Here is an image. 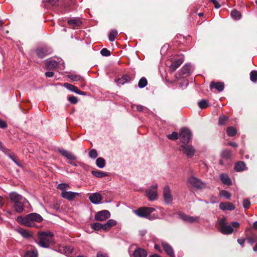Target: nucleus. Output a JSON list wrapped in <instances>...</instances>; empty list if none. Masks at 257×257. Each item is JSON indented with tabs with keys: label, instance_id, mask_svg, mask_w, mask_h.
<instances>
[{
	"label": "nucleus",
	"instance_id": "nucleus-1",
	"mask_svg": "<svg viewBox=\"0 0 257 257\" xmlns=\"http://www.w3.org/2000/svg\"><path fill=\"white\" fill-rule=\"evenodd\" d=\"M43 220V217L36 213H30L25 217L19 216L17 218V221L18 222L27 227H34L36 225V222H41Z\"/></svg>",
	"mask_w": 257,
	"mask_h": 257
},
{
	"label": "nucleus",
	"instance_id": "nucleus-2",
	"mask_svg": "<svg viewBox=\"0 0 257 257\" xmlns=\"http://www.w3.org/2000/svg\"><path fill=\"white\" fill-rule=\"evenodd\" d=\"M38 235L39 241L37 243L42 247L48 248L51 243H54V235L52 232H39Z\"/></svg>",
	"mask_w": 257,
	"mask_h": 257
},
{
	"label": "nucleus",
	"instance_id": "nucleus-3",
	"mask_svg": "<svg viewBox=\"0 0 257 257\" xmlns=\"http://www.w3.org/2000/svg\"><path fill=\"white\" fill-rule=\"evenodd\" d=\"M218 230L223 234H230L233 231V229L230 225L226 222V218L223 217L218 222Z\"/></svg>",
	"mask_w": 257,
	"mask_h": 257
},
{
	"label": "nucleus",
	"instance_id": "nucleus-4",
	"mask_svg": "<svg viewBox=\"0 0 257 257\" xmlns=\"http://www.w3.org/2000/svg\"><path fill=\"white\" fill-rule=\"evenodd\" d=\"M155 209L153 207H142L134 211V213L140 217L149 218L151 213L154 212Z\"/></svg>",
	"mask_w": 257,
	"mask_h": 257
},
{
	"label": "nucleus",
	"instance_id": "nucleus-5",
	"mask_svg": "<svg viewBox=\"0 0 257 257\" xmlns=\"http://www.w3.org/2000/svg\"><path fill=\"white\" fill-rule=\"evenodd\" d=\"M187 183L192 187L197 189H202L206 187V184L204 182L194 176H191L188 178Z\"/></svg>",
	"mask_w": 257,
	"mask_h": 257
},
{
	"label": "nucleus",
	"instance_id": "nucleus-6",
	"mask_svg": "<svg viewBox=\"0 0 257 257\" xmlns=\"http://www.w3.org/2000/svg\"><path fill=\"white\" fill-rule=\"evenodd\" d=\"M178 150L185 154L188 158L192 157L195 153L194 148L192 145H188V144H184L181 145Z\"/></svg>",
	"mask_w": 257,
	"mask_h": 257
},
{
	"label": "nucleus",
	"instance_id": "nucleus-7",
	"mask_svg": "<svg viewBox=\"0 0 257 257\" xmlns=\"http://www.w3.org/2000/svg\"><path fill=\"white\" fill-rule=\"evenodd\" d=\"M179 137L181 143L183 144H188L191 139V133L189 129L184 127L181 129Z\"/></svg>",
	"mask_w": 257,
	"mask_h": 257
},
{
	"label": "nucleus",
	"instance_id": "nucleus-8",
	"mask_svg": "<svg viewBox=\"0 0 257 257\" xmlns=\"http://www.w3.org/2000/svg\"><path fill=\"white\" fill-rule=\"evenodd\" d=\"M190 65L186 64L175 75L177 79H180L182 77L188 76L190 72Z\"/></svg>",
	"mask_w": 257,
	"mask_h": 257
},
{
	"label": "nucleus",
	"instance_id": "nucleus-9",
	"mask_svg": "<svg viewBox=\"0 0 257 257\" xmlns=\"http://www.w3.org/2000/svg\"><path fill=\"white\" fill-rule=\"evenodd\" d=\"M157 184L153 185L151 188L146 191V193L150 200H154L157 197Z\"/></svg>",
	"mask_w": 257,
	"mask_h": 257
},
{
	"label": "nucleus",
	"instance_id": "nucleus-10",
	"mask_svg": "<svg viewBox=\"0 0 257 257\" xmlns=\"http://www.w3.org/2000/svg\"><path fill=\"white\" fill-rule=\"evenodd\" d=\"M110 212L106 210H103L98 212L95 215V219L99 221H103L109 218Z\"/></svg>",
	"mask_w": 257,
	"mask_h": 257
},
{
	"label": "nucleus",
	"instance_id": "nucleus-11",
	"mask_svg": "<svg viewBox=\"0 0 257 257\" xmlns=\"http://www.w3.org/2000/svg\"><path fill=\"white\" fill-rule=\"evenodd\" d=\"M163 197L165 203L167 204L171 203L173 200L171 190L168 185L165 186L163 189Z\"/></svg>",
	"mask_w": 257,
	"mask_h": 257
},
{
	"label": "nucleus",
	"instance_id": "nucleus-12",
	"mask_svg": "<svg viewBox=\"0 0 257 257\" xmlns=\"http://www.w3.org/2000/svg\"><path fill=\"white\" fill-rule=\"evenodd\" d=\"M29 203L28 201L25 198L23 200H21L13 203V208L15 211L18 213H22L24 210V205Z\"/></svg>",
	"mask_w": 257,
	"mask_h": 257
},
{
	"label": "nucleus",
	"instance_id": "nucleus-13",
	"mask_svg": "<svg viewBox=\"0 0 257 257\" xmlns=\"http://www.w3.org/2000/svg\"><path fill=\"white\" fill-rule=\"evenodd\" d=\"M36 52L38 57L43 58L46 56L52 53V49L48 47H41L38 48Z\"/></svg>",
	"mask_w": 257,
	"mask_h": 257
},
{
	"label": "nucleus",
	"instance_id": "nucleus-14",
	"mask_svg": "<svg viewBox=\"0 0 257 257\" xmlns=\"http://www.w3.org/2000/svg\"><path fill=\"white\" fill-rule=\"evenodd\" d=\"M80 195L79 193L74 192L72 191H62L61 195L62 198L67 199L69 201H72L77 196Z\"/></svg>",
	"mask_w": 257,
	"mask_h": 257
},
{
	"label": "nucleus",
	"instance_id": "nucleus-15",
	"mask_svg": "<svg viewBox=\"0 0 257 257\" xmlns=\"http://www.w3.org/2000/svg\"><path fill=\"white\" fill-rule=\"evenodd\" d=\"M89 199L92 203L97 204L100 203L102 199V197L100 194L98 193H95L89 196Z\"/></svg>",
	"mask_w": 257,
	"mask_h": 257
},
{
	"label": "nucleus",
	"instance_id": "nucleus-16",
	"mask_svg": "<svg viewBox=\"0 0 257 257\" xmlns=\"http://www.w3.org/2000/svg\"><path fill=\"white\" fill-rule=\"evenodd\" d=\"M148 252L142 248H136L133 253L132 257H147Z\"/></svg>",
	"mask_w": 257,
	"mask_h": 257
},
{
	"label": "nucleus",
	"instance_id": "nucleus-17",
	"mask_svg": "<svg viewBox=\"0 0 257 257\" xmlns=\"http://www.w3.org/2000/svg\"><path fill=\"white\" fill-rule=\"evenodd\" d=\"M219 208L223 211H231L234 210L235 207L230 202H221L219 204Z\"/></svg>",
	"mask_w": 257,
	"mask_h": 257
},
{
	"label": "nucleus",
	"instance_id": "nucleus-18",
	"mask_svg": "<svg viewBox=\"0 0 257 257\" xmlns=\"http://www.w3.org/2000/svg\"><path fill=\"white\" fill-rule=\"evenodd\" d=\"M64 86L67 89L71 91L75 92L78 94H80V95H85V93L84 92L79 90L76 86H75L73 85H72L68 83H64Z\"/></svg>",
	"mask_w": 257,
	"mask_h": 257
},
{
	"label": "nucleus",
	"instance_id": "nucleus-19",
	"mask_svg": "<svg viewBox=\"0 0 257 257\" xmlns=\"http://www.w3.org/2000/svg\"><path fill=\"white\" fill-rule=\"evenodd\" d=\"M183 60L181 58H179L172 62L169 66V70L171 72L175 71L183 63Z\"/></svg>",
	"mask_w": 257,
	"mask_h": 257
},
{
	"label": "nucleus",
	"instance_id": "nucleus-20",
	"mask_svg": "<svg viewBox=\"0 0 257 257\" xmlns=\"http://www.w3.org/2000/svg\"><path fill=\"white\" fill-rule=\"evenodd\" d=\"M9 196L10 200L13 203L21 200H23L24 199L22 196L15 192H11L9 194Z\"/></svg>",
	"mask_w": 257,
	"mask_h": 257
},
{
	"label": "nucleus",
	"instance_id": "nucleus-21",
	"mask_svg": "<svg viewBox=\"0 0 257 257\" xmlns=\"http://www.w3.org/2000/svg\"><path fill=\"white\" fill-rule=\"evenodd\" d=\"M210 87L211 89L214 88L217 90L219 92H221L224 89V83L221 82H215L214 81H212L210 84Z\"/></svg>",
	"mask_w": 257,
	"mask_h": 257
},
{
	"label": "nucleus",
	"instance_id": "nucleus-22",
	"mask_svg": "<svg viewBox=\"0 0 257 257\" xmlns=\"http://www.w3.org/2000/svg\"><path fill=\"white\" fill-rule=\"evenodd\" d=\"M180 217L186 222L193 223L194 222H198L199 221L198 217L190 216L186 214H180Z\"/></svg>",
	"mask_w": 257,
	"mask_h": 257
},
{
	"label": "nucleus",
	"instance_id": "nucleus-23",
	"mask_svg": "<svg viewBox=\"0 0 257 257\" xmlns=\"http://www.w3.org/2000/svg\"><path fill=\"white\" fill-rule=\"evenodd\" d=\"M234 169L236 172H242L247 169L245 163L243 161H238L234 164Z\"/></svg>",
	"mask_w": 257,
	"mask_h": 257
},
{
	"label": "nucleus",
	"instance_id": "nucleus-24",
	"mask_svg": "<svg viewBox=\"0 0 257 257\" xmlns=\"http://www.w3.org/2000/svg\"><path fill=\"white\" fill-rule=\"evenodd\" d=\"M59 152L64 157L70 161L75 160L77 159L74 155L67 150H59Z\"/></svg>",
	"mask_w": 257,
	"mask_h": 257
},
{
	"label": "nucleus",
	"instance_id": "nucleus-25",
	"mask_svg": "<svg viewBox=\"0 0 257 257\" xmlns=\"http://www.w3.org/2000/svg\"><path fill=\"white\" fill-rule=\"evenodd\" d=\"M162 245L165 251L170 257H173L174 256L173 249L169 244L166 243H163Z\"/></svg>",
	"mask_w": 257,
	"mask_h": 257
},
{
	"label": "nucleus",
	"instance_id": "nucleus-26",
	"mask_svg": "<svg viewBox=\"0 0 257 257\" xmlns=\"http://www.w3.org/2000/svg\"><path fill=\"white\" fill-rule=\"evenodd\" d=\"M220 179L222 183L225 185L229 186L232 184V181L227 174H221L220 175Z\"/></svg>",
	"mask_w": 257,
	"mask_h": 257
},
{
	"label": "nucleus",
	"instance_id": "nucleus-27",
	"mask_svg": "<svg viewBox=\"0 0 257 257\" xmlns=\"http://www.w3.org/2000/svg\"><path fill=\"white\" fill-rule=\"evenodd\" d=\"M117 222L113 219H109L107 221L106 223L103 224V230H108L111 227L116 225Z\"/></svg>",
	"mask_w": 257,
	"mask_h": 257
},
{
	"label": "nucleus",
	"instance_id": "nucleus-28",
	"mask_svg": "<svg viewBox=\"0 0 257 257\" xmlns=\"http://www.w3.org/2000/svg\"><path fill=\"white\" fill-rule=\"evenodd\" d=\"M131 80V77L125 74L122 76V77L118 79L116 81L118 85H123L125 83L129 82Z\"/></svg>",
	"mask_w": 257,
	"mask_h": 257
},
{
	"label": "nucleus",
	"instance_id": "nucleus-29",
	"mask_svg": "<svg viewBox=\"0 0 257 257\" xmlns=\"http://www.w3.org/2000/svg\"><path fill=\"white\" fill-rule=\"evenodd\" d=\"M46 66L48 69H53L58 67V63L55 60H49L47 61Z\"/></svg>",
	"mask_w": 257,
	"mask_h": 257
},
{
	"label": "nucleus",
	"instance_id": "nucleus-30",
	"mask_svg": "<svg viewBox=\"0 0 257 257\" xmlns=\"http://www.w3.org/2000/svg\"><path fill=\"white\" fill-rule=\"evenodd\" d=\"M246 239L248 243L252 245L254 243L257 242V235L251 233L250 235L246 236Z\"/></svg>",
	"mask_w": 257,
	"mask_h": 257
},
{
	"label": "nucleus",
	"instance_id": "nucleus-31",
	"mask_svg": "<svg viewBox=\"0 0 257 257\" xmlns=\"http://www.w3.org/2000/svg\"><path fill=\"white\" fill-rule=\"evenodd\" d=\"M82 22L79 19H72L68 21V24L73 28L75 27L80 26Z\"/></svg>",
	"mask_w": 257,
	"mask_h": 257
},
{
	"label": "nucleus",
	"instance_id": "nucleus-32",
	"mask_svg": "<svg viewBox=\"0 0 257 257\" xmlns=\"http://www.w3.org/2000/svg\"><path fill=\"white\" fill-rule=\"evenodd\" d=\"M231 152L229 150H224L221 152V157L222 159L228 160L231 158Z\"/></svg>",
	"mask_w": 257,
	"mask_h": 257
},
{
	"label": "nucleus",
	"instance_id": "nucleus-33",
	"mask_svg": "<svg viewBox=\"0 0 257 257\" xmlns=\"http://www.w3.org/2000/svg\"><path fill=\"white\" fill-rule=\"evenodd\" d=\"M38 251L36 249H33L28 250L25 254V257H38Z\"/></svg>",
	"mask_w": 257,
	"mask_h": 257
},
{
	"label": "nucleus",
	"instance_id": "nucleus-34",
	"mask_svg": "<svg viewBox=\"0 0 257 257\" xmlns=\"http://www.w3.org/2000/svg\"><path fill=\"white\" fill-rule=\"evenodd\" d=\"M91 173L93 176L97 178H102L107 176V174L106 173L99 170L92 171Z\"/></svg>",
	"mask_w": 257,
	"mask_h": 257
},
{
	"label": "nucleus",
	"instance_id": "nucleus-35",
	"mask_svg": "<svg viewBox=\"0 0 257 257\" xmlns=\"http://www.w3.org/2000/svg\"><path fill=\"white\" fill-rule=\"evenodd\" d=\"M96 164L98 168H103L105 165V161L103 158L99 157L96 159Z\"/></svg>",
	"mask_w": 257,
	"mask_h": 257
},
{
	"label": "nucleus",
	"instance_id": "nucleus-36",
	"mask_svg": "<svg viewBox=\"0 0 257 257\" xmlns=\"http://www.w3.org/2000/svg\"><path fill=\"white\" fill-rule=\"evenodd\" d=\"M17 230L19 233H20L23 237L25 238H29L31 236V233L23 228H20L18 229Z\"/></svg>",
	"mask_w": 257,
	"mask_h": 257
},
{
	"label": "nucleus",
	"instance_id": "nucleus-37",
	"mask_svg": "<svg viewBox=\"0 0 257 257\" xmlns=\"http://www.w3.org/2000/svg\"><path fill=\"white\" fill-rule=\"evenodd\" d=\"M226 133L229 137H232L236 135L237 131L234 127L229 126L227 128Z\"/></svg>",
	"mask_w": 257,
	"mask_h": 257
},
{
	"label": "nucleus",
	"instance_id": "nucleus-38",
	"mask_svg": "<svg viewBox=\"0 0 257 257\" xmlns=\"http://www.w3.org/2000/svg\"><path fill=\"white\" fill-rule=\"evenodd\" d=\"M147 84H148V81H147V79L145 77H142L140 79L139 83H138V86L140 88H143L145 87V86H146L147 85Z\"/></svg>",
	"mask_w": 257,
	"mask_h": 257
},
{
	"label": "nucleus",
	"instance_id": "nucleus-39",
	"mask_svg": "<svg viewBox=\"0 0 257 257\" xmlns=\"http://www.w3.org/2000/svg\"><path fill=\"white\" fill-rule=\"evenodd\" d=\"M228 120V117L225 116L223 114L220 115L218 119V123L221 125H224Z\"/></svg>",
	"mask_w": 257,
	"mask_h": 257
},
{
	"label": "nucleus",
	"instance_id": "nucleus-40",
	"mask_svg": "<svg viewBox=\"0 0 257 257\" xmlns=\"http://www.w3.org/2000/svg\"><path fill=\"white\" fill-rule=\"evenodd\" d=\"M91 227L94 230L98 231L100 229H103V224L99 222H95L91 224Z\"/></svg>",
	"mask_w": 257,
	"mask_h": 257
},
{
	"label": "nucleus",
	"instance_id": "nucleus-41",
	"mask_svg": "<svg viewBox=\"0 0 257 257\" xmlns=\"http://www.w3.org/2000/svg\"><path fill=\"white\" fill-rule=\"evenodd\" d=\"M198 105L199 107L201 109H204L207 107L209 106L208 102L205 99H202L198 102Z\"/></svg>",
	"mask_w": 257,
	"mask_h": 257
},
{
	"label": "nucleus",
	"instance_id": "nucleus-42",
	"mask_svg": "<svg viewBox=\"0 0 257 257\" xmlns=\"http://www.w3.org/2000/svg\"><path fill=\"white\" fill-rule=\"evenodd\" d=\"M231 16L234 19L239 20L241 17V13L239 11L234 10L231 11Z\"/></svg>",
	"mask_w": 257,
	"mask_h": 257
},
{
	"label": "nucleus",
	"instance_id": "nucleus-43",
	"mask_svg": "<svg viewBox=\"0 0 257 257\" xmlns=\"http://www.w3.org/2000/svg\"><path fill=\"white\" fill-rule=\"evenodd\" d=\"M117 31L116 30H112L109 35V40L113 42L115 40V38L117 35Z\"/></svg>",
	"mask_w": 257,
	"mask_h": 257
},
{
	"label": "nucleus",
	"instance_id": "nucleus-44",
	"mask_svg": "<svg viewBox=\"0 0 257 257\" xmlns=\"http://www.w3.org/2000/svg\"><path fill=\"white\" fill-rule=\"evenodd\" d=\"M250 79L253 82L257 81V71L252 70L250 73Z\"/></svg>",
	"mask_w": 257,
	"mask_h": 257
},
{
	"label": "nucleus",
	"instance_id": "nucleus-45",
	"mask_svg": "<svg viewBox=\"0 0 257 257\" xmlns=\"http://www.w3.org/2000/svg\"><path fill=\"white\" fill-rule=\"evenodd\" d=\"M70 188V186L67 183H60L57 186V189L62 191H65V189H69Z\"/></svg>",
	"mask_w": 257,
	"mask_h": 257
},
{
	"label": "nucleus",
	"instance_id": "nucleus-46",
	"mask_svg": "<svg viewBox=\"0 0 257 257\" xmlns=\"http://www.w3.org/2000/svg\"><path fill=\"white\" fill-rule=\"evenodd\" d=\"M167 138L171 140H177L179 138V135L178 133L176 132H173L172 134H169L167 136Z\"/></svg>",
	"mask_w": 257,
	"mask_h": 257
},
{
	"label": "nucleus",
	"instance_id": "nucleus-47",
	"mask_svg": "<svg viewBox=\"0 0 257 257\" xmlns=\"http://www.w3.org/2000/svg\"><path fill=\"white\" fill-rule=\"evenodd\" d=\"M68 77L73 81H78L82 79L80 75H77L75 74L69 75L68 76Z\"/></svg>",
	"mask_w": 257,
	"mask_h": 257
},
{
	"label": "nucleus",
	"instance_id": "nucleus-48",
	"mask_svg": "<svg viewBox=\"0 0 257 257\" xmlns=\"http://www.w3.org/2000/svg\"><path fill=\"white\" fill-rule=\"evenodd\" d=\"M9 158L12 159L17 165L20 166V164L19 163L18 160V158L16 156V155L14 153H11L8 156Z\"/></svg>",
	"mask_w": 257,
	"mask_h": 257
},
{
	"label": "nucleus",
	"instance_id": "nucleus-49",
	"mask_svg": "<svg viewBox=\"0 0 257 257\" xmlns=\"http://www.w3.org/2000/svg\"><path fill=\"white\" fill-rule=\"evenodd\" d=\"M89 156L92 159H95L98 156L97 151L95 149H92L89 153Z\"/></svg>",
	"mask_w": 257,
	"mask_h": 257
},
{
	"label": "nucleus",
	"instance_id": "nucleus-50",
	"mask_svg": "<svg viewBox=\"0 0 257 257\" xmlns=\"http://www.w3.org/2000/svg\"><path fill=\"white\" fill-rule=\"evenodd\" d=\"M220 195L224 196L227 199H230L231 197V194L225 190H222L220 193Z\"/></svg>",
	"mask_w": 257,
	"mask_h": 257
},
{
	"label": "nucleus",
	"instance_id": "nucleus-51",
	"mask_svg": "<svg viewBox=\"0 0 257 257\" xmlns=\"http://www.w3.org/2000/svg\"><path fill=\"white\" fill-rule=\"evenodd\" d=\"M100 54L103 56H108L110 55V52L106 48H103L100 51Z\"/></svg>",
	"mask_w": 257,
	"mask_h": 257
},
{
	"label": "nucleus",
	"instance_id": "nucleus-52",
	"mask_svg": "<svg viewBox=\"0 0 257 257\" xmlns=\"http://www.w3.org/2000/svg\"><path fill=\"white\" fill-rule=\"evenodd\" d=\"M63 251L66 255H69L72 252V249L70 247L65 246L63 248Z\"/></svg>",
	"mask_w": 257,
	"mask_h": 257
},
{
	"label": "nucleus",
	"instance_id": "nucleus-53",
	"mask_svg": "<svg viewBox=\"0 0 257 257\" xmlns=\"http://www.w3.org/2000/svg\"><path fill=\"white\" fill-rule=\"evenodd\" d=\"M68 100L72 104H76L78 102L77 98L74 96L68 97Z\"/></svg>",
	"mask_w": 257,
	"mask_h": 257
},
{
	"label": "nucleus",
	"instance_id": "nucleus-54",
	"mask_svg": "<svg viewBox=\"0 0 257 257\" xmlns=\"http://www.w3.org/2000/svg\"><path fill=\"white\" fill-rule=\"evenodd\" d=\"M250 205V201L248 199H244L243 201V206L245 209L249 208Z\"/></svg>",
	"mask_w": 257,
	"mask_h": 257
},
{
	"label": "nucleus",
	"instance_id": "nucleus-55",
	"mask_svg": "<svg viewBox=\"0 0 257 257\" xmlns=\"http://www.w3.org/2000/svg\"><path fill=\"white\" fill-rule=\"evenodd\" d=\"M133 108H135L138 111H142L144 109V107L142 105H134Z\"/></svg>",
	"mask_w": 257,
	"mask_h": 257
},
{
	"label": "nucleus",
	"instance_id": "nucleus-56",
	"mask_svg": "<svg viewBox=\"0 0 257 257\" xmlns=\"http://www.w3.org/2000/svg\"><path fill=\"white\" fill-rule=\"evenodd\" d=\"M246 238L241 237L237 239V242L242 246H243Z\"/></svg>",
	"mask_w": 257,
	"mask_h": 257
},
{
	"label": "nucleus",
	"instance_id": "nucleus-57",
	"mask_svg": "<svg viewBox=\"0 0 257 257\" xmlns=\"http://www.w3.org/2000/svg\"><path fill=\"white\" fill-rule=\"evenodd\" d=\"M7 126V123L5 121L0 119V127L5 128Z\"/></svg>",
	"mask_w": 257,
	"mask_h": 257
},
{
	"label": "nucleus",
	"instance_id": "nucleus-58",
	"mask_svg": "<svg viewBox=\"0 0 257 257\" xmlns=\"http://www.w3.org/2000/svg\"><path fill=\"white\" fill-rule=\"evenodd\" d=\"M211 2H212L213 5H214V7L216 9H218L220 7V5L219 4V3L216 1V0H210Z\"/></svg>",
	"mask_w": 257,
	"mask_h": 257
},
{
	"label": "nucleus",
	"instance_id": "nucleus-59",
	"mask_svg": "<svg viewBox=\"0 0 257 257\" xmlns=\"http://www.w3.org/2000/svg\"><path fill=\"white\" fill-rule=\"evenodd\" d=\"M96 257H108L107 255L100 251H98Z\"/></svg>",
	"mask_w": 257,
	"mask_h": 257
},
{
	"label": "nucleus",
	"instance_id": "nucleus-60",
	"mask_svg": "<svg viewBox=\"0 0 257 257\" xmlns=\"http://www.w3.org/2000/svg\"><path fill=\"white\" fill-rule=\"evenodd\" d=\"M230 225L232 226V227H234L235 228H238V227H239L240 224L238 222L233 221L231 223Z\"/></svg>",
	"mask_w": 257,
	"mask_h": 257
},
{
	"label": "nucleus",
	"instance_id": "nucleus-61",
	"mask_svg": "<svg viewBox=\"0 0 257 257\" xmlns=\"http://www.w3.org/2000/svg\"><path fill=\"white\" fill-rule=\"evenodd\" d=\"M54 73L52 71H48L45 73V75L47 77H52L54 76Z\"/></svg>",
	"mask_w": 257,
	"mask_h": 257
},
{
	"label": "nucleus",
	"instance_id": "nucleus-62",
	"mask_svg": "<svg viewBox=\"0 0 257 257\" xmlns=\"http://www.w3.org/2000/svg\"><path fill=\"white\" fill-rule=\"evenodd\" d=\"M210 202L211 203H215L217 202L216 198L214 196H211L210 198Z\"/></svg>",
	"mask_w": 257,
	"mask_h": 257
},
{
	"label": "nucleus",
	"instance_id": "nucleus-63",
	"mask_svg": "<svg viewBox=\"0 0 257 257\" xmlns=\"http://www.w3.org/2000/svg\"><path fill=\"white\" fill-rule=\"evenodd\" d=\"M48 2L52 6H54L56 4L58 0H48Z\"/></svg>",
	"mask_w": 257,
	"mask_h": 257
},
{
	"label": "nucleus",
	"instance_id": "nucleus-64",
	"mask_svg": "<svg viewBox=\"0 0 257 257\" xmlns=\"http://www.w3.org/2000/svg\"><path fill=\"white\" fill-rule=\"evenodd\" d=\"M1 151H3L5 154H6L7 155H8V156H9V155L10 154V153H9L10 152V150L8 149L7 148H5V147H4L3 150H1Z\"/></svg>",
	"mask_w": 257,
	"mask_h": 257
}]
</instances>
